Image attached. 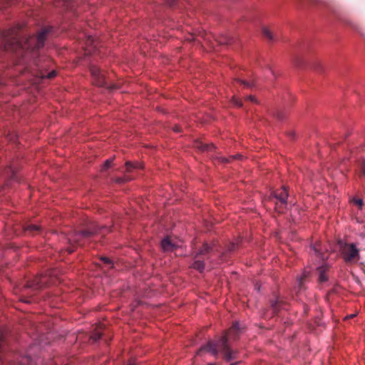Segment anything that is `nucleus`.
Returning <instances> with one entry per match:
<instances>
[{"mask_svg": "<svg viewBox=\"0 0 365 365\" xmlns=\"http://www.w3.org/2000/svg\"><path fill=\"white\" fill-rule=\"evenodd\" d=\"M131 178L128 177V176H124V177H122V178H116L115 179V182H117V183H119V184H122V183H125L128 181H130L131 180Z\"/></svg>", "mask_w": 365, "mask_h": 365, "instance_id": "23", "label": "nucleus"}, {"mask_svg": "<svg viewBox=\"0 0 365 365\" xmlns=\"http://www.w3.org/2000/svg\"><path fill=\"white\" fill-rule=\"evenodd\" d=\"M354 203H355L356 205H358L360 208L363 206V200L362 199H354L353 200Z\"/></svg>", "mask_w": 365, "mask_h": 365, "instance_id": "31", "label": "nucleus"}, {"mask_svg": "<svg viewBox=\"0 0 365 365\" xmlns=\"http://www.w3.org/2000/svg\"><path fill=\"white\" fill-rule=\"evenodd\" d=\"M112 162H113L112 159L106 160L102 167V170H106L108 169L110 167Z\"/></svg>", "mask_w": 365, "mask_h": 365, "instance_id": "28", "label": "nucleus"}, {"mask_svg": "<svg viewBox=\"0 0 365 365\" xmlns=\"http://www.w3.org/2000/svg\"><path fill=\"white\" fill-rule=\"evenodd\" d=\"M342 255L346 262H356L359 259V250L354 244H346L342 248Z\"/></svg>", "mask_w": 365, "mask_h": 365, "instance_id": "7", "label": "nucleus"}, {"mask_svg": "<svg viewBox=\"0 0 365 365\" xmlns=\"http://www.w3.org/2000/svg\"><path fill=\"white\" fill-rule=\"evenodd\" d=\"M87 44H93L94 47L96 46V41L94 39V38L91 37V36H89L88 38V40H87Z\"/></svg>", "mask_w": 365, "mask_h": 365, "instance_id": "33", "label": "nucleus"}, {"mask_svg": "<svg viewBox=\"0 0 365 365\" xmlns=\"http://www.w3.org/2000/svg\"><path fill=\"white\" fill-rule=\"evenodd\" d=\"M176 1L177 0H166V4L169 6H174Z\"/></svg>", "mask_w": 365, "mask_h": 365, "instance_id": "34", "label": "nucleus"}, {"mask_svg": "<svg viewBox=\"0 0 365 365\" xmlns=\"http://www.w3.org/2000/svg\"><path fill=\"white\" fill-rule=\"evenodd\" d=\"M328 270L329 267L326 264L317 268L318 282L319 284L324 283L328 280V275L327 274Z\"/></svg>", "mask_w": 365, "mask_h": 365, "instance_id": "10", "label": "nucleus"}, {"mask_svg": "<svg viewBox=\"0 0 365 365\" xmlns=\"http://www.w3.org/2000/svg\"><path fill=\"white\" fill-rule=\"evenodd\" d=\"M218 42L220 44H230L232 42V38L230 36L224 34L220 37Z\"/></svg>", "mask_w": 365, "mask_h": 365, "instance_id": "20", "label": "nucleus"}, {"mask_svg": "<svg viewBox=\"0 0 365 365\" xmlns=\"http://www.w3.org/2000/svg\"><path fill=\"white\" fill-rule=\"evenodd\" d=\"M104 230H108V228L106 227L100 228L96 222H93L85 230L71 233L68 237L70 247H68L67 251L68 253H72L74 251L75 246H81L83 245V240L89 239L97 233L104 234Z\"/></svg>", "mask_w": 365, "mask_h": 365, "instance_id": "4", "label": "nucleus"}, {"mask_svg": "<svg viewBox=\"0 0 365 365\" xmlns=\"http://www.w3.org/2000/svg\"><path fill=\"white\" fill-rule=\"evenodd\" d=\"M192 267L195 269H197L200 272H202L205 269V263L203 261L200 259H197V258L195 259L194 262L192 263Z\"/></svg>", "mask_w": 365, "mask_h": 365, "instance_id": "15", "label": "nucleus"}, {"mask_svg": "<svg viewBox=\"0 0 365 365\" xmlns=\"http://www.w3.org/2000/svg\"><path fill=\"white\" fill-rule=\"evenodd\" d=\"M6 177L9 178L10 180H16V173L13 168L11 166L7 168L6 173Z\"/></svg>", "mask_w": 365, "mask_h": 365, "instance_id": "22", "label": "nucleus"}, {"mask_svg": "<svg viewBox=\"0 0 365 365\" xmlns=\"http://www.w3.org/2000/svg\"><path fill=\"white\" fill-rule=\"evenodd\" d=\"M245 101H250L252 103H258L257 100L253 96H248L245 98Z\"/></svg>", "mask_w": 365, "mask_h": 365, "instance_id": "32", "label": "nucleus"}, {"mask_svg": "<svg viewBox=\"0 0 365 365\" xmlns=\"http://www.w3.org/2000/svg\"><path fill=\"white\" fill-rule=\"evenodd\" d=\"M277 118H282V116H281V115H277Z\"/></svg>", "mask_w": 365, "mask_h": 365, "instance_id": "42", "label": "nucleus"}, {"mask_svg": "<svg viewBox=\"0 0 365 365\" xmlns=\"http://www.w3.org/2000/svg\"><path fill=\"white\" fill-rule=\"evenodd\" d=\"M236 83H239L241 85L244 86L245 88H251L253 86V83L247 81H243L240 79H235Z\"/></svg>", "mask_w": 365, "mask_h": 365, "instance_id": "24", "label": "nucleus"}, {"mask_svg": "<svg viewBox=\"0 0 365 365\" xmlns=\"http://www.w3.org/2000/svg\"><path fill=\"white\" fill-rule=\"evenodd\" d=\"M312 249L314 251L316 255L320 256L322 257V259H324V256H321L322 253H321V251H320L319 248L318 247L317 245H314Z\"/></svg>", "mask_w": 365, "mask_h": 365, "instance_id": "29", "label": "nucleus"}, {"mask_svg": "<svg viewBox=\"0 0 365 365\" xmlns=\"http://www.w3.org/2000/svg\"><path fill=\"white\" fill-rule=\"evenodd\" d=\"M24 230L31 235H35L41 232V227L36 225H29L24 228Z\"/></svg>", "mask_w": 365, "mask_h": 365, "instance_id": "16", "label": "nucleus"}, {"mask_svg": "<svg viewBox=\"0 0 365 365\" xmlns=\"http://www.w3.org/2000/svg\"><path fill=\"white\" fill-rule=\"evenodd\" d=\"M360 176L365 177V162L364 163V164L362 165Z\"/></svg>", "mask_w": 365, "mask_h": 365, "instance_id": "35", "label": "nucleus"}, {"mask_svg": "<svg viewBox=\"0 0 365 365\" xmlns=\"http://www.w3.org/2000/svg\"><path fill=\"white\" fill-rule=\"evenodd\" d=\"M242 329V327L238 322H234L228 330L224 331L222 336L213 341H208L197 351V354L200 355L206 351L210 352L215 356L221 354L222 358L227 361L236 359L237 351L232 350L229 343L230 341H235L238 339Z\"/></svg>", "mask_w": 365, "mask_h": 365, "instance_id": "2", "label": "nucleus"}, {"mask_svg": "<svg viewBox=\"0 0 365 365\" xmlns=\"http://www.w3.org/2000/svg\"><path fill=\"white\" fill-rule=\"evenodd\" d=\"M37 349L36 346L30 347L25 356L20 354H6L4 332L0 331V365H44L43 360L38 356L34 361L31 359L34 351Z\"/></svg>", "mask_w": 365, "mask_h": 365, "instance_id": "3", "label": "nucleus"}, {"mask_svg": "<svg viewBox=\"0 0 365 365\" xmlns=\"http://www.w3.org/2000/svg\"><path fill=\"white\" fill-rule=\"evenodd\" d=\"M101 336H102V333L101 332V331L96 330V332L91 335V339L93 341H97L98 340H99L101 339Z\"/></svg>", "mask_w": 365, "mask_h": 365, "instance_id": "25", "label": "nucleus"}, {"mask_svg": "<svg viewBox=\"0 0 365 365\" xmlns=\"http://www.w3.org/2000/svg\"><path fill=\"white\" fill-rule=\"evenodd\" d=\"M161 247L165 252H172L175 250L178 246L171 241L170 237H167L162 240Z\"/></svg>", "mask_w": 365, "mask_h": 365, "instance_id": "11", "label": "nucleus"}, {"mask_svg": "<svg viewBox=\"0 0 365 365\" xmlns=\"http://www.w3.org/2000/svg\"><path fill=\"white\" fill-rule=\"evenodd\" d=\"M232 103L235 106L237 107H242L243 106L242 100L235 96L232 97Z\"/></svg>", "mask_w": 365, "mask_h": 365, "instance_id": "27", "label": "nucleus"}, {"mask_svg": "<svg viewBox=\"0 0 365 365\" xmlns=\"http://www.w3.org/2000/svg\"><path fill=\"white\" fill-rule=\"evenodd\" d=\"M354 317V314H351V315L348 316L346 318H352V317Z\"/></svg>", "mask_w": 365, "mask_h": 365, "instance_id": "41", "label": "nucleus"}, {"mask_svg": "<svg viewBox=\"0 0 365 365\" xmlns=\"http://www.w3.org/2000/svg\"><path fill=\"white\" fill-rule=\"evenodd\" d=\"M240 362H234L230 364V365H237Z\"/></svg>", "mask_w": 365, "mask_h": 365, "instance_id": "40", "label": "nucleus"}, {"mask_svg": "<svg viewBox=\"0 0 365 365\" xmlns=\"http://www.w3.org/2000/svg\"><path fill=\"white\" fill-rule=\"evenodd\" d=\"M238 247V243H235V242H231L228 245H227V251L226 252H222L220 256V258L221 260H224V257H225L227 252V253H231L232 252H234L235 250H236V249Z\"/></svg>", "mask_w": 365, "mask_h": 365, "instance_id": "13", "label": "nucleus"}, {"mask_svg": "<svg viewBox=\"0 0 365 365\" xmlns=\"http://www.w3.org/2000/svg\"><path fill=\"white\" fill-rule=\"evenodd\" d=\"M262 32L263 36L267 38L269 41H274V37L272 32L269 30V28L264 26L262 29Z\"/></svg>", "mask_w": 365, "mask_h": 365, "instance_id": "18", "label": "nucleus"}, {"mask_svg": "<svg viewBox=\"0 0 365 365\" xmlns=\"http://www.w3.org/2000/svg\"><path fill=\"white\" fill-rule=\"evenodd\" d=\"M195 147L202 151L211 150L212 149L215 148V146L213 144H207V143H204L202 142L196 143Z\"/></svg>", "mask_w": 365, "mask_h": 365, "instance_id": "14", "label": "nucleus"}, {"mask_svg": "<svg viewBox=\"0 0 365 365\" xmlns=\"http://www.w3.org/2000/svg\"><path fill=\"white\" fill-rule=\"evenodd\" d=\"M125 167H126V172L130 173L131 170L134 168H141V165L139 163H132L130 161H127L125 163Z\"/></svg>", "mask_w": 365, "mask_h": 365, "instance_id": "21", "label": "nucleus"}, {"mask_svg": "<svg viewBox=\"0 0 365 365\" xmlns=\"http://www.w3.org/2000/svg\"><path fill=\"white\" fill-rule=\"evenodd\" d=\"M288 196V191L284 186L280 190L274 191L271 195L270 200H274L275 209L278 212H283L287 208Z\"/></svg>", "mask_w": 365, "mask_h": 365, "instance_id": "5", "label": "nucleus"}, {"mask_svg": "<svg viewBox=\"0 0 365 365\" xmlns=\"http://www.w3.org/2000/svg\"><path fill=\"white\" fill-rule=\"evenodd\" d=\"M211 252H220L217 243L215 242H213L212 244L205 242L202 247L196 252L194 258L196 259L200 256H205Z\"/></svg>", "mask_w": 365, "mask_h": 365, "instance_id": "9", "label": "nucleus"}, {"mask_svg": "<svg viewBox=\"0 0 365 365\" xmlns=\"http://www.w3.org/2000/svg\"><path fill=\"white\" fill-rule=\"evenodd\" d=\"M173 129L175 132H180V129L178 126H175Z\"/></svg>", "mask_w": 365, "mask_h": 365, "instance_id": "38", "label": "nucleus"}, {"mask_svg": "<svg viewBox=\"0 0 365 365\" xmlns=\"http://www.w3.org/2000/svg\"><path fill=\"white\" fill-rule=\"evenodd\" d=\"M91 73L93 77V83L100 87H106L110 91L117 89L118 87L112 84L110 85L106 80V73L103 71L96 66H91L90 68Z\"/></svg>", "mask_w": 365, "mask_h": 365, "instance_id": "6", "label": "nucleus"}, {"mask_svg": "<svg viewBox=\"0 0 365 365\" xmlns=\"http://www.w3.org/2000/svg\"><path fill=\"white\" fill-rule=\"evenodd\" d=\"M309 1H310V2H311L312 4H324V6H325L326 7H327L328 10H329L330 12H331V13H333V14H334V12H335V11L332 9V8H331V7L328 4H327L326 2H324V1L319 2L317 0H309Z\"/></svg>", "mask_w": 365, "mask_h": 365, "instance_id": "26", "label": "nucleus"}, {"mask_svg": "<svg viewBox=\"0 0 365 365\" xmlns=\"http://www.w3.org/2000/svg\"><path fill=\"white\" fill-rule=\"evenodd\" d=\"M21 300H22L23 302H26V303H29V302H30V300H29V299H22Z\"/></svg>", "mask_w": 365, "mask_h": 365, "instance_id": "39", "label": "nucleus"}, {"mask_svg": "<svg viewBox=\"0 0 365 365\" xmlns=\"http://www.w3.org/2000/svg\"><path fill=\"white\" fill-rule=\"evenodd\" d=\"M309 272L305 271L301 277L297 279V286L299 291L303 289V283L304 280L308 277Z\"/></svg>", "mask_w": 365, "mask_h": 365, "instance_id": "19", "label": "nucleus"}, {"mask_svg": "<svg viewBox=\"0 0 365 365\" xmlns=\"http://www.w3.org/2000/svg\"><path fill=\"white\" fill-rule=\"evenodd\" d=\"M101 260L106 264L111 265V267L113 266L112 261L107 257H102Z\"/></svg>", "mask_w": 365, "mask_h": 365, "instance_id": "30", "label": "nucleus"}, {"mask_svg": "<svg viewBox=\"0 0 365 365\" xmlns=\"http://www.w3.org/2000/svg\"><path fill=\"white\" fill-rule=\"evenodd\" d=\"M48 283V277L45 275H40L34 277L32 280L28 281L25 289L38 290L43 288Z\"/></svg>", "mask_w": 365, "mask_h": 365, "instance_id": "8", "label": "nucleus"}, {"mask_svg": "<svg viewBox=\"0 0 365 365\" xmlns=\"http://www.w3.org/2000/svg\"><path fill=\"white\" fill-rule=\"evenodd\" d=\"M48 33V29H43L36 36H28L20 26H17L4 31V46L6 51L14 52L20 56L26 64L28 71L33 73L34 76L41 78H53L56 76L55 71L47 74L42 71L36 73L32 71L33 68L30 69V66L28 64V60H31L38 70L43 67L37 59V51L43 47Z\"/></svg>", "mask_w": 365, "mask_h": 365, "instance_id": "1", "label": "nucleus"}, {"mask_svg": "<svg viewBox=\"0 0 365 365\" xmlns=\"http://www.w3.org/2000/svg\"><path fill=\"white\" fill-rule=\"evenodd\" d=\"M126 365H136L135 360V359H130Z\"/></svg>", "mask_w": 365, "mask_h": 365, "instance_id": "37", "label": "nucleus"}, {"mask_svg": "<svg viewBox=\"0 0 365 365\" xmlns=\"http://www.w3.org/2000/svg\"><path fill=\"white\" fill-rule=\"evenodd\" d=\"M242 155L240 154L230 155L229 158L220 157L219 159L222 163H227L234 160H241Z\"/></svg>", "mask_w": 365, "mask_h": 365, "instance_id": "17", "label": "nucleus"}, {"mask_svg": "<svg viewBox=\"0 0 365 365\" xmlns=\"http://www.w3.org/2000/svg\"><path fill=\"white\" fill-rule=\"evenodd\" d=\"M313 67L315 70L319 71L320 68V63L319 62L315 63L314 65H313Z\"/></svg>", "mask_w": 365, "mask_h": 365, "instance_id": "36", "label": "nucleus"}, {"mask_svg": "<svg viewBox=\"0 0 365 365\" xmlns=\"http://www.w3.org/2000/svg\"><path fill=\"white\" fill-rule=\"evenodd\" d=\"M284 302L277 298L275 300L271 302V307L274 313L277 314L281 309H284Z\"/></svg>", "mask_w": 365, "mask_h": 365, "instance_id": "12", "label": "nucleus"}, {"mask_svg": "<svg viewBox=\"0 0 365 365\" xmlns=\"http://www.w3.org/2000/svg\"><path fill=\"white\" fill-rule=\"evenodd\" d=\"M208 365H213L212 364H209Z\"/></svg>", "mask_w": 365, "mask_h": 365, "instance_id": "43", "label": "nucleus"}]
</instances>
